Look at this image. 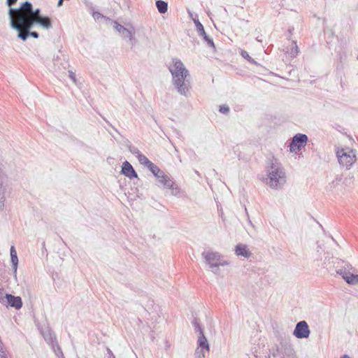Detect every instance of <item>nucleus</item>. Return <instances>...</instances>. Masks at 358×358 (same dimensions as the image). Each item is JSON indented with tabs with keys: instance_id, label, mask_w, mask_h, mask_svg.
Listing matches in <instances>:
<instances>
[{
	"instance_id": "5701e85b",
	"label": "nucleus",
	"mask_w": 358,
	"mask_h": 358,
	"mask_svg": "<svg viewBox=\"0 0 358 358\" xmlns=\"http://www.w3.org/2000/svg\"><path fill=\"white\" fill-rule=\"evenodd\" d=\"M298 53H299L298 46L296 45V42L294 41L292 43V48H291L289 54L291 57L294 58L297 56Z\"/></svg>"
},
{
	"instance_id": "7c9ffc66",
	"label": "nucleus",
	"mask_w": 358,
	"mask_h": 358,
	"mask_svg": "<svg viewBox=\"0 0 358 358\" xmlns=\"http://www.w3.org/2000/svg\"><path fill=\"white\" fill-rule=\"evenodd\" d=\"M129 150L134 155H135L136 157L138 156V155L141 154L140 150L135 146L129 145Z\"/></svg>"
},
{
	"instance_id": "a878e982",
	"label": "nucleus",
	"mask_w": 358,
	"mask_h": 358,
	"mask_svg": "<svg viewBox=\"0 0 358 358\" xmlns=\"http://www.w3.org/2000/svg\"><path fill=\"white\" fill-rule=\"evenodd\" d=\"M92 15L96 21H100L102 19H106V17L101 13L97 11H92Z\"/></svg>"
},
{
	"instance_id": "c85d7f7f",
	"label": "nucleus",
	"mask_w": 358,
	"mask_h": 358,
	"mask_svg": "<svg viewBox=\"0 0 358 358\" xmlns=\"http://www.w3.org/2000/svg\"><path fill=\"white\" fill-rule=\"evenodd\" d=\"M248 62H250V64L256 65V66H257L256 71H261L262 69H263V67L261 65H258L257 64V62L252 57H250L248 55Z\"/></svg>"
},
{
	"instance_id": "9d476101",
	"label": "nucleus",
	"mask_w": 358,
	"mask_h": 358,
	"mask_svg": "<svg viewBox=\"0 0 358 358\" xmlns=\"http://www.w3.org/2000/svg\"><path fill=\"white\" fill-rule=\"evenodd\" d=\"M310 333L307 322L305 320H302L296 324L293 334L297 338H306L309 336Z\"/></svg>"
},
{
	"instance_id": "f704fd0d",
	"label": "nucleus",
	"mask_w": 358,
	"mask_h": 358,
	"mask_svg": "<svg viewBox=\"0 0 358 358\" xmlns=\"http://www.w3.org/2000/svg\"><path fill=\"white\" fill-rule=\"evenodd\" d=\"M17 0H7L6 1V3L7 5L9 6V10L10 8H12V6H13L14 4H15V3L17 2Z\"/></svg>"
},
{
	"instance_id": "ddd939ff",
	"label": "nucleus",
	"mask_w": 358,
	"mask_h": 358,
	"mask_svg": "<svg viewBox=\"0 0 358 358\" xmlns=\"http://www.w3.org/2000/svg\"><path fill=\"white\" fill-rule=\"evenodd\" d=\"M122 173L130 179L138 177V175L134 171V168L127 161L123 162L122 164Z\"/></svg>"
},
{
	"instance_id": "b1692460",
	"label": "nucleus",
	"mask_w": 358,
	"mask_h": 358,
	"mask_svg": "<svg viewBox=\"0 0 358 358\" xmlns=\"http://www.w3.org/2000/svg\"><path fill=\"white\" fill-rule=\"evenodd\" d=\"M55 353V355L59 357V358H63L64 357V355H63V352H62V350L60 348V346L59 345L58 343L57 342L56 343H55V346L54 348H52Z\"/></svg>"
},
{
	"instance_id": "bb28decb",
	"label": "nucleus",
	"mask_w": 358,
	"mask_h": 358,
	"mask_svg": "<svg viewBox=\"0 0 358 358\" xmlns=\"http://www.w3.org/2000/svg\"><path fill=\"white\" fill-rule=\"evenodd\" d=\"M148 169L152 173L153 175H157L160 171V169L154 163H152Z\"/></svg>"
},
{
	"instance_id": "6ab92c4d",
	"label": "nucleus",
	"mask_w": 358,
	"mask_h": 358,
	"mask_svg": "<svg viewBox=\"0 0 358 358\" xmlns=\"http://www.w3.org/2000/svg\"><path fill=\"white\" fill-rule=\"evenodd\" d=\"M192 325L194 328V331L196 332H198L199 334L203 333V329L199 320L196 317L193 318V320L192 321Z\"/></svg>"
},
{
	"instance_id": "473e14b6",
	"label": "nucleus",
	"mask_w": 358,
	"mask_h": 358,
	"mask_svg": "<svg viewBox=\"0 0 358 358\" xmlns=\"http://www.w3.org/2000/svg\"><path fill=\"white\" fill-rule=\"evenodd\" d=\"M205 349H201V350H199V348L196 349V356L198 357V358H205V355H204V352H203V350Z\"/></svg>"
},
{
	"instance_id": "c756f323",
	"label": "nucleus",
	"mask_w": 358,
	"mask_h": 358,
	"mask_svg": "<svg viewBox=\"0 0 358 358\" xmlns=\"http://www.w3.org/2000/svg\"><path fill=\"white\" fill-rule=\"evenodd\" d=\"M69 77L76 85H78V80L74 72H73L72 71H69Z\"/></svg>"
},
{
	"instance_id": "2eb2a0df",
	"label": "nucleus",
	"mask_w": 358,
	"mask_h": 358,
	"mask_svg": "<svg viewBox=\"0 0 358 358\" xmlns=\"http://www.w3.org/2000/svg\"><path fill=\"white\" fill-rule=\"evenodd\" d=\"M197 345L199 348L205 349L208 352L210 350L209 343L204 333L199 334Z\"/></svg>"
},
{
	"instance_id": "2f4dec72",
	"label": "nucleus",
	"mask_w": 358,
	"mask_h": 358,
	"mask_svg": "<svg viewBox=\"0 0 358 358\" xmlns=\"http://www.w3.org/2000/svg\"><path fill=\"white\" fill-rule=\"evenodd\" d=\"M220 112L222 114H227L229 112V107L227 105H222L220 106Z\"/></svg>"
},
{
	"instance_id": "393cba45",
	"label": "nucleus",
	"mask_w": 358,
	"mask_h": 358,
	"mask_svg": "<svg viewBox=\"0 0 358 358\" xmlns=\"http://www.w3.org/2000/svg\"><path fill=\"white\" fill-rule=\"evenodd\" d=\"M5 201V195H4V190L2 186L1 182H0V208H1Z\"/></svg>"
},
{
	"instance_id": "39448f33",
	"label": "nucleus",
	"mask_w": 358,
	"mask_h": 358,
	"mask_svg": "<svg viewBox=\"0 0 358 358\" xmlns=\"http://www.w3.org/2000/svg\"><path fill=\"white\" fill-rule=\"evenodd\" d=\"M202 257L205 259L206 263L211 271L215 274L218 273L220 266H227L230 264L217 252L205 251L202 253Z\"/></svg>"
},
{
	"instance_id": "f03ea898",
	"label": "nucleus",
	"mask_w": 358,
	"mask_h": 358,
	"mask_svg": "<svg viewBox=\"0 0 358 358\" xmlns=\"http://www.w3.org/2000/svg\"><path fill=\"white\" fill-rule=\"evenodd\" d=\"M168 68L171 74L172 85L176 92L183 96H190L191 75L182 62L178 58H173Z\"/></svg>"
},
{
	"instance_id": "4c0bfd02",
	"label": "nucleus",
	"mask_w": 358,
	"mask_h": 358,
	"mask_svg": "<svg viewBox=\"0 0 358 358\" xmlns=\"http://www.w3.org/2000/svg\"><path fill=\"white\" fill-rule=\"evenodd\" d=\"M281 358H296V357L292 354V355H287L286 356H283Z\"/></svg>"
},
{
	"instance_id": "423d86ee",
	"label": "nucleus",
	"mask_w": 358,
	"mask_h": 358,
	"mask_svg": "<svg viewBox=\"0 0 358 358\" xmlns=\"http://www.w3.org/2000/svg\"><path fill=\"white\" fill-rule=\"evenodd\" d=\"M336 154L339 164L346 169H350L357 161L355 151L348 147L338 148Z\"/></svg>"
},
{
	"instance_id": "1a4fd4ad",
	"label": "nucleus",
	"mask_w": 358,
	"mask_h": 358,
	"mask_svg": "<svg viewBox=\"0 0 358 358\" xmlns=\"http://www.w3.org/2000/svg\"><path fill=\"white\" fill-rule=\"evenodd\" d=\"M350 269H352V266L348 265L347 267L341 268L336 272L341 275L348 284L352 285H358V274L352 273L350 272Z\"/></svg>"
},
{
	"instance_id": "a211bd4d",
	"label": "nucleus",
	"mask_w": 358,
	"mask_h": 358,
	"mask_svg": "<svg viewBox=\"0 0 358 358\" xmlns=\"http://www.w3.org/2000/svg\"><path fill=\"white\" fill-rule=\"evenodd\" d=\"M235 254L237 256L246 257V245L244 244H238L234 250Z\"/></svg>"
},
{
	"instance_id": "20e7f679",
	"label": "nucleus",
	"mask_w": 358,
	"mask_h": 358,
	"mask_svg": "<svg viewBox=\"0 0 358 358\" xmlns=\"http://www.w3.org/2000/svg\"><path fill=\"white\" fill-rule=\"evenodd\" d=\"M112 24L115 31L124 40H127L131 48L134 47L138 42L136 38V29L131 24H127L123 26L116 21H112Z\"/></svg>"
},
{
	"instance_id": "a19ab883",
	"label": "nucleus",
	"mask_w": 358,
	"mask_h": 358,
	"mask_svg": "<svg viewBox=\"0 0 358 358\" xmlns=\"http://www.w3.org/2000/svg\"><path fill=\"white\" fill-rule=\"evenodd\" d=\"M341 358H350V357L347 355H344Z\"/></svg>"
},
{
	"instance_id": "dca6fc26",
	"label": "nucleus",
	"mask_w": 358,
	"mask_h": 358,
	"mask_svg": "<svg viewBox=\"0 0 358 358\" xmlns=\"http://www.w3.org/2000/svg\"><path fill=\"white\" fill-rule=\"evenodd\" d=\"M156 6L157 8L158 11L164 14L168 10V4L164 1L158 0L156 1Z\"/></svg>"
},
{
	"instance_id": "0eeeda50",
	"label": "nucleus",
	"mask_w": 358,
	"mask_h": 358,
	"mask_svg": "<svg viewBox=\"0 0 358 358\" xmlns=\"http://www.w3.org/2000/svg\"><path fill=\"white\" fill-rule=\"evenodd\" d=\"M308 141L307 135L304 134L298 133L295 134L289 143V152L294 154H298L301 150L306 145Z\"/></svg>"
},
{
	"instance_id": "6e6552de",
	"label": "nucleus",
	"mask_w": 358,
	"mask_h": 358,
	"mask_svg": "<svg viewBox=\"0 0 358 358\" xmlns=\"http://www.w3.org/2000/svg\"><path fill=\"white\" fill-rule=\"evenodd\" d=\"M38 318L34 317V322L36 325L40 330L46 343L52 348H54L55 343L57 342L55 334L52 331L48 326L45 324L41 325L39 322H38Z\"/></svg>"
},
{
	"instance_id": "9b49d317",
	"label": "nucleus",
	"mask_w": 358,
	"mask_h": 358,
	"mask_svg": "<svg viewBox=\"0 0 358 358\" xmlns=\"http://www.w3.org/2000/svg\"><path fill=\"white\" fill-rule=\"evenodd\" d=\"M343 181L341 177L337 176L334 180H333L330 183H329L327 186V189L329 192L339 194L343 192L344 187H343Z\"/></svg>"
},
{
	"instance_id": "c9c22d12",
	"label": "nucleus",
	"mask_w": 358,
	"mask_h": 358,
	"mask_svg": "<svg viewBox=\"0 0 358 358\" xmlns=\"http://www.w3.org/2000/svg\"><path fill=\"white\" fill-rule=\"evenodd\" d=\"M166 175L163 171L160 169L157 175H154L157 180H159L160 178H163V176Z\"/></svg>"
},
{
	"instance_id": "f3484780",
	"label": "nucleus",
	"mask_w": 358,
	"mask_h": 358,
	"mask_svg": "<svg viewBox=\"0 0 358 358\" xmlns=\"http://www.w3.org/2000/svg\"><path fill=\"white\" fill-rule=\"evenodd\" d=\"M169 186H166V188L171 190V193L173 196H178L180 193V188L178 185L173 181L171 180Z\"/></svg>"
},
{
	"instance_id": "e433bc0d",
	"label": "nucleus",
	"mask_w": 358,
	"mask_h": 358,
	"mask_svg": "<svg viewBox=\"0 0 358 358\" xmlns=\"http://www.w3.org/2000/svg\"><path fill=\"white\" fill-rule=\"evenodd\" d=\"M0 358H6V352L2 349L0 350Z\"/></svg>"
},
{
	"instance_id": "37998d69",
	"label": "nucleus",
	"mask_w": 358,
	"mask_h": 358,
	"mask_svg": "<svg viewBox=\"0 0 358 358\" xmlns=\"http://www.w3.org/2000/svg\"><path fill=\"white\" fill-rule=\"evenodd\" d=\"M63 358H65V357H63Z\"/></svg>"
},
{
	"instance_id": "aec40b11",
	"label": "nucleus",
	"mask_w": 358,
	"mask_h": 358,
	"mask_svg": "<svg viewBox=\"0 0 358 358\" xmlns=\"http://www.w3.org/2000/svg\"><path fill=\"white\" fill-rule=\"evenodd\" d=\"M137 158L138 159V162L141 164L145 165L147 168H148L152 164V162L151 161H150L146 156H145L144 155H143L141 153L140 155H138Z\"/></svg>"
},
{
	"instance_id": "58836bf2",
	"label": "nucleus",
	"mask_w": 358,
	"mask_h": 358,
	"mask_svg": "<svg viewBox=\"0 0 358 358\" xmlns=\"http://www.w3.org/2000/svg\"><path fill=\"white\" fill-rule=\"evenodd\" d=\"M63 1H64V0H59V1L57 3V6H61L62 5Z\"/></svg>"
},
{
	"instance_id": "cd10ccee",
	"label": "nucleus",
	"mask_w": 358,
	"mask_h": 358,
	"mask_svg": "<svg viewBox=\"0 0 358 358\" xmlns=\"http://www.w3.org/2000/svg\"><path fill=\"white\" fill-rule=\"evenodd\" d=\"M201 36H203L204 41L207 43V44L210 46V47H213L214 48L215 45H214V43H213V41L212 38H209L206 34L205 33V35H201Z\"/></svg>"
},
{
	"instance_id": "72a5a7b5",
	"label": "nucleus",
	"mask_w": 358,
	"mask_h": 358,
	"mask_svg": "<svg viewBox=\"0 0 358 358\" xmlns=\"http://www.w3.org/2000/svg\"><path fill=\"white\" fill-rule=\"evenodd\" d=\"M106 351H107V358H115V356L114 355V354L113 353V352L111 351V350L110 348H107Z\"/></svg>"
},
{
	"instance_id": "f257e3e1",
	"label": "nucleus",
	"mask_w": 358,
	"mask_h": 358,
	"mask_svg": "<svg viewBox=\"0 0 358 358\" xmlns=\"http://www.w3.org/2000/svg\"><path fill=\"white\" fill-rule=\"evenodd\" d=\"M8 16L10 27L17 31V36L22 41H26L29 36L34 38L39 37L36 31H30L35 25L45 30L52 28L51 19L41 15V9H34L31 3L29 1L22 3L18 8L8 10Z\"/></svg>"
},
{
	"instance_id": "f8f14e48",
	"label": "nucleus",
	"mask_w": 358,
	"mask_h": 358,
	"mask_svg": "<svg viewBox=\"0 0 358 358\" xmlns=\"http://www.w3.org/2000/svg\"><path fill=\"white\" fill-rule=\"evenodd\" d=\"M3 300L4 303H6L8 306L15 308L16 310H19L22 306V299L20 296L6 294L5 296V299Z\"/></svg>"
},
{
	"instance_id": "4be33fe9",
	"label": "nucleus",
	"mask_w": 358,
	"mask_h": 358,
	"mask_svg": "<svg viewBox=\"0 0 358 358\" xmlns=\"http://www.w3.org/2000/svg\"><path fill=\"white\" fill-rule=\"evenodd\" d=\"M171 180H172L171 178L166 174L158 181L164 186V188H166V186H169V185L170 184Z\"/></svg>"
},
{
	"instance_id": "7ed1b4c3",
	"label": "nucleus",
	"mask_w": 358,
	"mask_h": 358,
	"mask_svg": "<svg viewBox=\"0 0 358 358\" xmlns=\"http://www.w3.org/2000/svg\"><path fill=\"white\" fill-rule=\"evenodd\" d=\"M266 184L272 189H282L287 182V175L282 165L275 159L271 160L266 169Z\"/></svg>"
},
{
	"instance_id": "4468645a",
	"label": "nucleus",
	"mask_w": 358,
	"mask_h": 358,
	"mask_svg": "<svg viewBox=\"0 0 358 358\" xmlns=\"http://www.w3.org/2000/svg\"><path fill=\"white\" fill-rule=\"evenodd\" d=\"M10 252V259H11V263H12L13 269L14 277L16 278L17 265H18V257H17V252H16L14 246H11Z\"/></svg>"
},
{
	"instance_id": "79ce46f5",
	"label": "nucleus",
	"mask_w": 358,
	"mask_h": 358,
	"mask_svg": "<svg viewBox=\"0 0 358 358\" xmlns=\"http://www.w3.org/2000/svg\"><path fill=\"white\" fill-rule=\"evenodd\" d=\"M247 257H248V259H249L250 257V253L248 251Z\"/></svg>"
},
{
	"instance_id": "412c9836",
	"label": "nucleus",
	"mask_w": 358,
	"mask_h": 358,
	"mask_svg": "<svg viewBox=\"0 0 358 358\" xmlns=\"http://www.w3.org/2000/svg\"><path fill=\"white\" fill-rule=\"evenodd\" d=\"M193 21L195 24V26H196V31L199 34V36L201 35H205V30H204V28H203V26L202 25V24L199 21V20H196V19H193Z\"/></svg>"
},
{
	"instance_id": "ea45409f",
	"label": "nucleus",
	"mask_w": 358,
	"mask_h": 358,
	"mask_svg": "<svg viewBox=\"0 0 358 358\" xmlns=\"http://www.w3.org/2000/svg\"><path fill=\"white\" fill-rule=\"evenodd\" d=\"M245 52L243 50H242V51H241V55H242V56H243L244 58H246V56L245 55Z\"/></svg>"
}]
</instances>
